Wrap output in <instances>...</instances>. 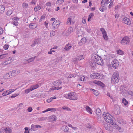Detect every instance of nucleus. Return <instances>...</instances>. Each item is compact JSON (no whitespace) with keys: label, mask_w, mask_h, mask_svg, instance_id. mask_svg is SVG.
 Listing matches in <instances>:
<instances>
[{"label":"nucleus","mask_w":133,"mask_h":133,"mask_svg":"<svg viewBox=\"0 0 133 133\" xmlns=\"http://www.w3.org/2000/svg\"><path fill=\"white\" fill-rule=\"evenodd\" d=\"M102 116L104 119L112 125L115 124V120L113 116L109 113L106 114L104 112L102 114Z\"/></svg>","instance_id":"nucleus-1"},{"label":"nucleus","mask_w":133,"mask_h":133,"mask_svg":"<svg viewBox=\"0 0 133 133\" xmlns=\"http://www.w3.org/2000/svg\"><path fill=\"white\" fill-rule=\"evenodd\" d=\"M119 80V73L118 71H116L113 74L111 79V83L113 84L117 83Z\"/></svg>","instance_id":"nucleus-2"},{"label":"nucleus","mask_w":133,"mask_h":133,"mask_svg":"<svg viewBox=\"0 0 133 133\" xmlns=\"http://www.w3.org/2000/svg\"><path fill=\"white\" fill-rule=\"evenodd\" d=\"M65 97L66 98L70 100H76L78 99L75 93L72 92L65 95Z\"/></svg>","instance_id":"nucleus-3"},{"label":"nucleus","mask_w":133,"mask_h":133,"mask_svg":"<svg viewBox=\"0 0 133 133\" xmlns=\"http://www.w3.org/2000/svg\"><path fill=\"white\" fill-rule=\"evenodd\" d=\"M94 61L98 64L102 65L103 64V62L102 59L99 56L95 55L93 58Z\"/></svg>","instance_id":"nucleus-4"},{"label":"nucleus","mask_w":133,"mask_h":133,"mask_svg":"<svg viewBox=\"0 0 133 133\" xmlns=\"http://www.w3.org/2000/svg\"><path fill=\"white\" fill-rule=\"evenodd\" d=\"M91 77L92 78L101 79L104 78V76L101 73H94L91 75Z\"/></svg>","instance_id":"nucleus-5"},{"label":"nucleus","mask_w":133,"mask_h":133,"mask_svg":"<svg viewBox=\"0 0 133 133\" xmlns=\"http://www.w3.org/2000/svg\"><path fill=\"white\" fill-rule=\"evenodd\" d=\"M130 42V40L127 36H125L123 38L120 42L123 45L128 44Z\"/></svg>","instance_id":"nucleus-6"},{"label":"nucleus","mask_w":133,"mask_h":133,"mask_svg":"<svg viewBox=\"0 0 133 133\" xmlns=\"http://www.w3.org/2000/svg\"><path fill=\"white\" fill-rule=\"evenodd\" d=\"M60 23V22L59 20L54 21L52 23V29L54 30L55 28H57L59 26Z\"/></svg>","instance_id":"nucleus-7"},{"label":"nucleus","mask_w":133,"mask_h":133,"mask_svg":"<svg viewBox=\"0 0 133 133\" xmlns=\"http://www.w3.org/2000/svg\"><path fill=\"white\" fill-rule=\"evenodd\" d=\"M119 62L118 61L117 59H114L111 62V64L112 66L115 69H116L119 66Z\"/></svg>","instance_id":"nucleus-8"},{"label":"nucleus","mask_w":133,"mask_h":133,"mask_svg":"<svg viewBox=\"0 0 133 133\" xmlns=\"http://www.w3.org/2000/svg\"><path fill=\"white\" fill-rule=\"evenodd\" d=\"M104 127L105 129L108 131H112V128L110 124L106 123L104 124Z\"/></svg>","instance_id":"nucleus-9"},{"label":"nucleus","mask_w":133,"mask_h":133,"mask_svg":"<svg viewBox=\"0 0 133 133\" xmlns=\"http://www.w3.org/2000/svg\"><path fill=\"white\" fill-rule=\"evenodd\" d=\"M14 89H9L8 90H6L2 94V95L3 96H5L11 94L12 92L14 91Z\"/></svg>","instance_id":"nucleus-10"},{"label":"nucleus","mask_w":133,"mask_h":133,"mask_svg":"<svg viewBox=\"0 0 133 133\" xmlns=\"http://www.w3.org/2000/svg\"><path fill=\"white\" fill-rule=\"evenodd\" d=\"M123 22L128 25H130L131 24L130 20L127 17L124 18L123 19Z\"/></svg>","instance_id":"nucleus-11"},{"label":"nucleus","mask_w":133,"mask_h":133,"mask_svg":"<svg viewBox=\"0 0 133 133\" xmlns=\"http://www.w3.org/2000/svg\"><path fill=\"white\" fill-rule=\"evenodd\" d=\"M120 89L121 92L123 93H126L127 91V88L125 85H121L120 87Z\"/></svg>","instance_id":"nucleus-12"},{"label":"nucleus","mask_w":133,"mask_h":133,"mask_svg":"<svg viewBox=\"0 0 133 133\" xmlns=\"http://www.w3.org/2000/svg\"><path fill=\"white\" fill-rule=\"evenodd\" d=\"M93 83L95 84L99 85L104 87L105 86V85L103 83L99 81H97L95 80L93 81Z\"/></svg>","instance_id":"nucleus-13"},{"label":"nucleus","mask_w":133,"mask_h":133,"mask_svg":"<svg viewBox=\"0 0 133 133\" xmlns=\"http://www.w3.org/2000/svg\"><path fill=\"white\" fill-rule=\"evenodd\" d=\"M48 118L50 121H53L56 120V117L54 115H52L51 116L49 117Z\"/></svg>","instance_id":"nucleus-14"},{"label":"nucleus","mask_w":133,"mask_h":133,"mask_svg":"<svg viewBox=\"0 0 133 133\" xmlns=\"http://www.w3.org/2000/svg\"><path fill=\"white\" fill-rule=\"evenodd\" d=\"M86 42V39L85 38H83L79 43V44L80 45H82L83 44H85Z\"/></svg>","instance_id":"nucleus-15"},{"label":"nucleus","mask_w":133,"mask_h":133,"mask_svg":"<svg viewBox=\"0 0 133 133\" xmlns=\"http://www.w3.org/2000/svg\"><path fill=\"white\" fill-rule=\"evenodd\" d=\"M96 112L98 117H100L101 114V110L99 108L97 109L96 111Z\"/></svg>","instance_id":"nucleus-16"},{"label":"nucleus","mask_w":133,"mask_h":133,"mask_svg":"<svg viewBox=\"0 0 133 133\" xmlns=\"http://www.w3.org/2000/svg\"><path fill=\"white\" fill-rule=\"evenodd\" d=\"M72 46L69 44H67L65 47L64 49L66 51H69L72 47Z\"/></svg>","instance_id":"nucleus-17"},{"label":"nucleus","mask_w":133,"mask_h":133,"mask_svg":"<svg viewBox=\"0 0 133 133\" xmlns=\"http://www.w3.org/2000/svg\"><path fill=\"white\" fill-rule=\"evenodd\" d=\"M86 111L88 113L90 114H91L92 113V110L90 107L88 106H87L85 107Z\"/></svg>","instance_id":"nucleus-18"},{"label":"nucleus","mask_w":133,"mask_h":133,"mask_svg":"<svg viewBox=\"0 0 133 133\" xmlns=\"http://www.w3.org/2000/svg\"><path fill=\"white\" fill-rule=\"evenodd\" d=\"M20 72V71L19 70H13L12 71V73L13 74V75H15L19 74Z\"/></svg>","instance_id":"nucleus-19"},{"label":"nucleus","mask_w":133,"mask_h":133,"mask_svg":"<svg viewBox=\"0 0 133 133\" xmlns=\"http://www.w3.org/2000/svg\"><path fill=\"white\" fill-rule=\"evenodd\" d=\"M62 129L64 132H68L69 130L68 128L65 125L63 126Z\"/></svg>","instance_id":"nucleus-20"},{"label":"nucleus","mask_w":133,"mask_h":133,"mask_svg":"<svg viewBox=\"0 0 133 133\" xmlns=\"http://www.w3.org/2000/svg\"><path fill=\"white\" fill-rule=\"evenodd\" d=\"M71 23L72 24H74L75 23L74 17L73 16H70L69 17Z\"/></svg>","instance_id":"nucleus-21"},{"label":"nucleus","mask_w":133,"mask_h":133,"mask_svg":"<svg viewBox=\"0 0 133 133\" xmlns=\"http://www.w3.org/2000/svg\"><path fill=\"white\" fill-rule=\"evenodd\" d=\"M5 9V7L2 5H0V12L3 13Z\"/></svg>","instance_id":"nucleus-22"},{"label":"nucleus","mask_w":133,"mask_h":133,"mask_svg":"<svg viewBox=\"0 0 133 133\" xmlns=\"http://www.w3.org/2000/svg\"><path fill=\"white\" fill-rule=\"evenodd\" d=\"M29 27L31 28L34 29L36 27V25L34 23H31L29 24Z\"/></svg>","instance_id":"nucleus-23"},{"label":"nucleus","mask_w":133,"mask_h":133,"mask_svg":"<svg viewBox=\"0 0 133 133\" xmlns=\"http://www.w3.org/2000/svg\"><path fill=\"white\" fill-rule=\"evenodd\" d=\"M101 6H105V4H107L106 0H102L101 3Z\"/></svg>","instance_id":"nucleus-24"},{"label":"nucleus","mask_w":133,"mask_h":133,"mask_svg":"<svg viewBox=\"0 0 133 133\" xmlns=\"http://www.w3.org/2000/svg\"><path fill=\"white\" fill-rule=\"evenodd\" d=\"M10 76L9 73H7L4 75L3 76L4 78L5 79H8L10 77Z\"/></svg>","instance_id":"nucleus-25"},{"label":"nucleus","mask_w":133,"mask_h":133,"mask_svg":"<svg viewBox=\"0 0 133 133\" xmlns=\"http://www.w3.org/2000/svg\"><path fill=\"white\" fill-rule=\"evenodd\" d=\"M62 83L61 82H57V81H55L53 83V85L55 86H57L59 85Z\"/></svg>","instance_id":"nucleus-26"},{"label":"nucleus","mask_w":133,"mask_h":133,"mask_svg":"<svg viewBox=\"0 0 133 133\" xmlns=\"http://www.w3.org/2000/svg\"><path fill=\"white\" fill-rule=\"evenodd\" d=\"M5 130L6 133H11L12 132L11 129L9 128L5 129Z\"/></svg>","instance_id":"nucleus-27"},{"label":"nucleus","mask_w":133,"mask_h":133,"mask_svg":"<svg viewBox=\"0 0 133 133\" xmlns=\"http://www.w3.org/2000/svg\"><path fill=\"white\" fill-rule=\"evenodd\" d=\"M39 87V85L38 84H35L31 86V88L33 90L34 89H37Z\"/></svg>","instance_id":"nucleus-28"},{"label":"nucleus","mask_w":133,"mask_h":133,"mask_svg":"<svg viewBox=\"0 0 133 133\" xmlns=\"http://www.w3.org/2000/svg\"><path fill=\"white\" fill-rule=\"evenodd\" d=\"M122 102L125 106L128 103V102L125 98H123L122 99Z\"/></svg>","instance_id":"nucleus-29"},{"label":"nucleus","mask_w":133,"mask_h":133,"mask_svg":"<svg viewBox=\"0 0 133 133\" xmlns=\"http://www.w3.org/2000/svg\"><path fill=\"white\" fill-rule=\"evenodd\" d=\"M77 60L79 61H80L81 60H82L84 59V57H83V55H80V56H78L77 57Z\"/></svg>","instance_id":"nucleus-30"},{"label":"nucleus","mask_w":133,"mask_h":133,"mask_svg":"<svg viewBox=\"0 0 133 133\" xmlns=\"http://www.w3.org/2000/svg\"><path fill=\"white\" fill-rule=\"evenodd\" d=\"M64 0H57L56 2V4H61L63 3L64 2Z\"/></svg>","instance_id":"nucleus-31"},{"label":"nucleus","mask_w":133,"mask_h":133,"mask_svg":"<svg viewBox=\"0 0 133 133\" xmlns=\"http://www.w3.org/2000/svg\"><path fill=\"white\" fill-rule=\"evenodd\" d=\"M11 62V59L10 58H9V59H6L5 63L6 64H10Z\"/></svg>","instance_id":"nucleus-32"},{"label":"nucleus","mask_w":133,"mask_h":133,"mask_svg":"<svg viewBox=\"0 0 133 133\" xmlns=\"http://www.w3.org/2000/svg\"><path fill=\"white\" fill-rule=\"evenodd\" d=\"M36 125H34V124H32L31 125V129L32 130L34 131H35V130H36V128H37V127H36Z\"/></svg>","instance_id":"nucleus-33"},{"label":"nucleus","mask_w":133,"mask_h":133,"mask_svg":"<svg viewBox=\"0 0 133 133\" xmlns=\"http://www.w3.org/2000/svg\"><path fill=\"white\" fill-rule=\"evenodd\" d=\"M36 57L35 56H34L33 57H31L27 60L28 62H30L33 61L35 59Z\"/></svg>","instance_id":"nucleus-34"},{"label":"nucleus","mask_w":133,"mask_h":133,"mask_svg":"<svg viewBox=\"0 0 133 133\" xmlns=\"http://www.w3.org/2000/svg\"><path fill=\"white\" fill-rule=\"evenodd\" d=\"M47 117H41L39 118H38V120L39 121H43L47 119Z\"/></svg>","instance_id":"nucleus-35"},{"label":"nucleus","mask_w":133,"mask_h":133,"mask_svg":"<svg viewBox=\"0 0 133 133\" xmlns=\"http://www.w3.org/2000/svg\"><path fill=\"white\" fill-rule=\"evenodd\" d=\"M7 54H6L0 55V59H3L6 57Z\"/></svg>","instance_id":"nucleus-36"},{"label":"nucleus","mask_w":133,"mask_h":133,"mask_svg":"<svg viewBox=\"0 0 133 133\" xmlns=\"http://www.w3.org/2000/svg\"><path fill=\"white\" fill-rule=\"evenodd\" d=\"M41 8V7L39 6H37L34 8V10L35 11H37L40 10Z\"/></svg>","instance_id":"nucleus-37"},{"label":"nucleus","mask_w":133,"mask_h":133,"mask_svg":"<svg viewBox=\"0 0 133 133\" xmlns=\"http://www.w3.org/2000/svg\"><path fill=\"white\" fill-rule=\"evenodd\" d=\"M106 9V8H105V6H104V7L101 6L99 8V10L103 12Z\"/></svg>","instance_id":"nucleus-38"},{"label":"nucleus","mask_w":133,"mask_h":133,"mask_svg":"<svg viewBox=\"0 0 133 133\" xmlns=\"http://www.w3.org/2000/svg\"><path fill=\"white\" fill-rule=\"evenodd\" d=\"M62 108L64 110H66L67 111H71V109L70 108L65 106L62 107Z\"/></svg>","instance_id":"nucleus-39"},{"label":"nucleus","mask_w":133,"mask_h":133,"mask_svg":"<svg viewBox=\"0 0 133 133\" xmlns=\"http://www.w3.org/2000/svg\"><path fill=\"white\" fill-rule=\"evenodd\" d=\"M13 24L15 26H17L18 24V23L17 20H14V21L13 22Z\"/></svg>","instance_id":"nucleus-40"},{"label":"nucleus","mask_w":133,"mask_h":133,"mask_svg":"<svg viewBox=\"0 0 133 133\" xmlns=\"http://www.w3.org/2000/svg\"><path fill=\"white\" fill-rule=\"evenodd\" d=\"M73 31V28L72 27H69L68 29V32L69 33H71Z\"/></svg>","instance_id":"nucleus-41"},{"label":"nucleus","mask_w":133,"mask_h":133,"mask_svg":"<svg viewBox=\"0 0 133 133\" xmlns=\"http://www.w3.org/2000/svg\"><path fill=\"white\" fill-rule=\"evenodd\" d=\"M103 35L104 39L106 40H107L108 39V38L107 36V33H106V34H104Z\"/></svg>","instance_id":"nucleus-42"},{"label":"nucleus","mask_w":133,"mask_h":133,"mask_svg":"<svg viewBox=\"0 0 133 133\" xmlns=\"http://www.w3.org/2000/svg\"><path fill=\"white\" fill-rule=\"evenodd\" d=\"M76 74H73L69 75L68 76V78H72L73 77H75L76 76Z\"/></svg>","instance_id":"nucleus-43"},{"label":"nucleus","mask_w":133,"mask_h":133,"mask_svg":"<svg viewBox=\"0 0 133 133\" xmlns=\"http://www.w3.org/2000/svg\"><path fill=\"white\" fill-rule=\"evenodd\" d=\"M38 40L37 39H36L34 41L33 44L31 46H34L36 45L38 43Z\"/></svg>","instance_id":"nucleus-44"},{"label":"nucleus","mask_w":133,"mask_h":133,"mask_svg":"<svg viewBox=\"0 0 133 133\" xmlns=\"http://www.w3.org/2000/svg\"><path fill=\"white\" fill-rule=\"evenodd\" d=\"M32 90L31 88L30 87V88H29L28 89H26L25 90V92L26 93L28 94V93H29V92L30 91H32Z\"/></svg>","instance_id":"nucleus-45"},{"label":"nucleus","mask_w":133,"mask_h":133,"mask_svg":"<svg viewBox=\"0 0 133 133\" xmlns=\"http://www.w3.org/2000/svg\"><path fill=\"white\" fill-rule=\"evenodd\" d=\"M100 31L102 32L103 34H106V31L103 28H101L100 29Z\"/></svg>","instance_id":"nucleus-46"},{"label":"nucleus","mask_w":133,"mask_h":133,"mask_svg":"<svg viewBox=\"0 0 133 133\" xmlns=\"http://www.w3.org/2000/svg\"><path fill=\"white\" fill-rule=\"evenodd\" d=\"M22 6L23 8H27L28 5L27 3H23L22 4Z\"/></svg>","instance_id":"nucleus-47"},{"label":"nucleus","mask_w":133,"mask_h":133,"mask_svg":"<svg viewBox=\"0 0 133 133\" xmlns=\"http://www.w3.org/2000/svg\"><path fill=\"white\" fill-rule=\"evenodd\" d=\"M114 125H115L114 126L115 127V129H116L117 130L119 131L120 129H121V128L118 125H117L116 124Z\"/></svg>","instance_id":"nucleus-48"},{"label":"nucleus","mask_w":133,"mask_h":133,"mask_svg":"<svg viewBox=\"0 0 133 133\" xmlns=\"http://www.w3.org/2000/svg\"><path fill=\"white\" fill-rule=\"evenodd\" d=\"M12 10H8L7 11V15H11L12 13Z\"/></svg>","instance_id":"nucleus-49"},{"label":"nucleus","mask_w":133,"mask_h":133,"mask_svg":"<svg viewBox=\"0 0 133 133\" xmlns=\"http://www.w3.org/2000/svg\"><path fill=\"white\" fill-rule=\"evenodd\" d=\"M73 62L74 64L76 63L77 62V61H79L77 60V57L76 58H74L72 59Z\"/></svg>","instance_id":"nucleus-50"},{"label":"nucleus","mask_w":133,"mask_h":133,"mask_svg":"<svg viewBox=\"0 0 133 133\" xmlns=\"http://www.w3.org/2000/svg\"><path fill=\"white\" fill-rule=\"evenodd\" d=\"M80 80L81 81H85V77L83 76H82L80 77Z\"/></svg>","instance_id":"nucleus-51"},{"label":"nucleus","mask_w":133,"mask_h":133,"mask_svg":"<svg viewBox=\"0 0 133 133\" xmlns=\"http://www.w3.org/2000/svg\"><path fill=\"white\" fill-rule=\"evenodd\" d=\"M27 110L29 112H31L32 110V107H30L28 108L27 109Z\"/></svg>","instance_id":"nucleus-52"},{"label":"nucleus","mask_w":133,"mask_h":133,"mask_svg":"<svg viewBox=\"0 0 133 133\" xmlns=\"http://www.w3.org/2000/svg\"><path fill=\"white\" fill-rule=\"evenodd\" d=\"M94 94L96 95H98L99 94L98 91L97 90H95L93 91Z\"/></svg>","instance_id":"nucleus-53"},{"label":"nucleus","mask_w":133,"mask_h":133,"mask_svg":"<svg viewBox=\"0 0 133 133\" xmlns=\"http://www.w3.org/2000/svg\"><path fill=\"white\" fill-rule=\"evenodd\" d=\"M24 129L25 130L24 133H29V129L28 127H25Z\"/></svg>","instance_id":"nucleus-54"},{"label":"nucleus","mask_w":133,"mask_h":133,"mask_svg":"<svg viewBox=\"0 0 133 133\" xmlns=\"http://www.w3.org/2000/svg\"><path fill=\"white\" fill-rule=\"evenodd\" d=\"M69 20L70 19L68 18L67 21V24L68 25H70L71 24H72L70 22V21Z\"/></svg>","instance_id":"nucleus-55"},{"label":"nucleus","mask_w":133,"mask_h":133,"mask_svg":"<svg viewBox=\"0 0 133 133\" xmlns=\"http://www.w3.org/2000/svg\"><path fill=\"white\" fill-rule=\"evenodd\" d=\"M55 35V32L54 31H52L51 32L50 34V36H52Z\"/></svg>","instance_id":"nucleus-56"},{"label":"nucleus","mask_w":133,"mask_h":133,"mask_svg":"<svg viewBox=\"0 0 133 133\" xmlns=\"http://www.w3.org/2000/svg\"><path fill=\"white\" fill-rule=\"evenodd\" d=\"M86 30L89 33L90 32L92 31L91 29L90 28H87L86 29Z\"/></svg>","instance_id":"nucleus-57"},{"label":"nucleus","mask_w":133,"mask_h":133,"mask_svg":"<svg viewBox=\"0 0 133 133\" xmlns=\"http://www.w3.org/2000/svg\"><path fill=\"white\" fill-rule=\"evenodd\" d=\"M45 5L47 6V7H51V3L50 2H48Z\"/></svg>","instance_id":"nucleus-58"},{"label":"nucleus","mask_w":133,"mask_h":133,"mask_svg":"<svg viewBox=\"0 0 133 133\" xmlns=\"http://www.w3.org/2000/svg\"><path fill=\"white\" fill-rule=\"evenodd\" d=\"M3 29L0 26V35L3 34Z\"/></svg>","instance_id":"nucleus-59"},{"label":"nucleus","mask_w":133,"mask_h":133,"mask_svg":"<svg viewBox=\"0 0 133 133\" xmlns=\"http://www.w3.org/2000/svg\"><path fill=\"white\" fill-rule=\"evenodd\" d=\"M45 18V16H41L39 21L40 22H41V21H42V20L44 19Z\"/></svg>","instance_id":"nucleus-60"},{"label":"nucleus","mask_w":133,"mask_h":133,"mask_svg":"<svg viewBox=\"0 0 133 133\" xmlns=\"http://www.w3.org/2000/svg\"><path fill=\"white\" fill-rule=\"evenodd\" d=\"M95 62H90V64L91 65V66L92 67H94V65H95Z\"/></svg>","instance_id":"nucleus-61"},{"label":"nucleus","mask_w":133,"mask_h":133,"mask_svg":"<svg viewBox=\"0 0 133 133\" xmlns=\"http://www.w3.org/2000/svg\"><path fill=\"white\" fill-rule=\"evenodd\" d=\"M9 47L8 45L5 44L4 46V48L5 50H7L8 49Z\"/></svg>","instance_id":"nucleus-62"},{"label":"nucleus","mask_w":133,"mask_h":133,"mask_svg":"<svg viewBox=\"0 0 133 133\" xmlns=\"http://www.w3.org/2000/svg\"><path fill=\"white\" fill-rule=\"evenodd\" d=\"M19 95L18 94H14L11 96L12 98H14Z\"/></svg>","instance_id":"nucleus-63"},{"label":"nucleus","mask_w":133,"mask_h":133,"mask_svg":"<svg viewBox=\"0 0 133 133\" xmlns=\"http://www.w3.org/2000/svg\"><path fill=\"white\" fill-rule=\"evenodd\" d=\"M40 96L41 98H44L45 97V94L44 93L41 94L40 95Z\"/></svg>","instance_id":"nucleus-64"}]
</instances>
